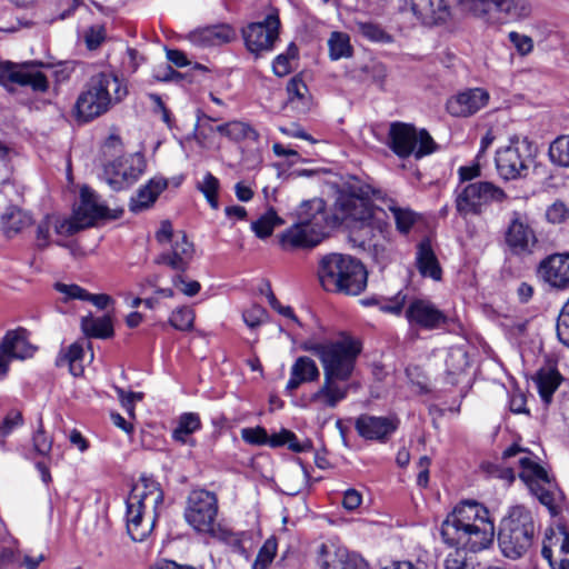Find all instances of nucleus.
I'll return each instance as SVG.
<instances>
[{
  "label": "nucleus",
  "instance_id": "obj_1",
  "mask_svg": "<svg viewBox=\"0 0 569 569\" xmlns=\"http://www.w3.org/2000/svg\"><path fill=\"white\" fill-rule=\"evenodd\" d=\"M300 349L316 356L322 367L323 381L313 392L309 402L321 408H336L348 397L357 360L362 351V343L356 337L340 332L333 340L317 342L308 339L300 345Z\"/></svg>",
  "mask_w": 569,
  "mask_h": 569
},
{
  "label": "nucleus",
  "instance_id": "obj_2",
  "mask_svg": "<svg viewBox=\"0 0 569 569\" xmlns=\"http://www.w3.org/2000/svg\"><path fill=\"white\" fill-rule=\"evenodd\" d=\"M442 542L455 550L445 560V569H465L463 550L477 552L488 548L495 537V525L488 509L476 500L459 502L440 527Z\"/></svg>",
  "mask_w": 569,
  "mask_h": 569
},
{
  "label": "nucleus",
  "instance_id": "obj_3",
  "mask_svg": "<svg viewBox=\"0 0 569 569\" xmlns=\"http://www.w3.org/2000/svg\"><path fill=\"white\" fill-rule=\"evenodd\" d=\"M163 502L158 482L141 478L127 499V531L133 541H143L152 532Z\"/></svg>",
  "mask_w": 569,
  "mask_h": 569
},
{
  "label": "nucleus",
  "instance_id": "obj_4",
  "mask_svg": "<svg viewBox=\"0 0 569 569\" xmlns=\"http://www.w3.org/2000/svg\"><path fill=\"white\" fill-rule=\"evenodd\" d=\"M318 278L328 292L358 296L367 287L368 272L362 262L352 256L329 253L319 261Z\"/></svg>",
  "mask_w": 569,
  "mask_h": 569
},
{
  "label": "nucleus",
  "instance_id": "obj_5",
  "mask_svg": "<svg viewBox=\"0 0 569 569\" xmlns=\"http://www.w3.org/2000/svg\"><path fill=\"white\" fill-rule=\"evenodd\" d=\"M127 94V84L116 74L97 73L89 79L84 90L77 99L78 117L90 121L106 113L113 104L121 102Z\"/></svg>",
  "mask_w": 569,
  "mask_h": 569
},
{
  "label": "nucleus",
  "instance_id": "obj_6",
  "mask_svg": "<svg viewBox=\"0 0 569 569\" xmlns=\"http://www.w3.org/2000/svg\"><path fill=\"white\" fill-rule=\"evenodd\" d=\"M463 16L496 26L507 21H521L532 13L529 0H455Z\"/></svg>",
  "mask_w": 569,
  "mask_h": 569
},
{
  "label": "nucleus",
  "instance_id": "obj_7",
  "mask_svg": "<svg viewBox=\"0 0 569 569\" xmlns=\"http://www.w3.org/2000/svg\"><path fill=\"white\" fill-rule=\"evenodd\" d=\"M535 532L531 512L522 506L513 507L502 520L498 533L501 552L510 559L521 558L532 546Z\"/></svg>",
  "mask_w": 569,
  "mask_h": 569
},
{
  "label": "nucleus",
  "instance_id": "obj_8",
  "mask_svg": "<svg viewBox=\"0 0 569 569\" xmlns=\"http://www.w3.org/2000/svg\"><path fill=\"white\" fill-rule=\"evenodd\" d=\"M369 188L349 187L342 190L337 199L336 209L342 220L359 223V230L382 232V224L376 219L370 201Z\"/></svg>",
  "mask_w": 569,
  "mask_h": 569
},
{
  "label": "nucleus",
  "instance_id": "obj_9",
  "mask_svg": "<svg viewBox=\"0 0 569 569\" xmlns=\"http://www.w3.org/2000/svg\"><path fill=\"white\" fill-rule=\"evenodd\" d=\"M315 213L311 218H301L280 236L284 250L309 249L318 246L326 237L327 216L321 200H313Z\"/></svg>",
  "mask_w": 569,
  "mask_h": 569
},
{
  "label": "nucleus",
  "instance_id": "obj_10",
  "mask_svg": "<svg viewBox=\"0 0 569 569\" xmlns=\"http://www.w3.org/2000/svg\"><path fill=\"white\" fill-rule=\"evenodd\" d=\"M388 139L389 148L401 159L413 156L419 160L437 149L436 142L427 130L417 129L410 123H391Z\"/></svg>",
  "mask_w": 569,
  "mask_h": 569
},
{
  "label": "nucleus",
  "instance_id": "obj_11",
  "mask_svg": "<svg viewBox=\"0 0 569 569\" xmlns=\"http://www.w3.org/2000/svg\"><path fill=\"white\" fill-rule=\"evenodd\" d=\"M507 199L506 192L489 181L468 183L456 197V210L461 217L478 216L482 208L491 202H501Z\"/></svg>",
  "mask_w": 569,
  "mask_h": 569
},
{
  "label": "nucleus",
  "instance_id": "obj_12",
  "mask_svg": "<svg viewBox=\"0 0 569 569\" xmlns=\"http://www.w3.org/2000/svg\"><path fill=\"white\" fill-rule=\"evenodd\" d=\"M521 471L519 477L528 485L531 492L546 506L552 515H557L561 492L550 481L547 471L527 457L519 459Z\"/></svg>",
  "mask_w": 569,
  "mask_h": 569
},
{
  "label": "nucleus",
  "instance_id": "obj_13",
  "mask_svg": "<svg viewBox=\"0 0 569 569\" xmlns=\"http://www.w3.org/2000/svg\"><path fill=\"white\" fill-rule=\"evenodd\" d=\"M217 513L218 500L214 493L207 490H193L189 495L184 517L197 531L214 533Z\"/></svg>",
  "mask_w": 569,
  "mask_h": 569
},
{
  "label": "nucleus",
  "instance_id": "obj_14",
  "mask_svg": "<svg viewBox=\"0 0 569 569\" xmlns=\"http://www.w3.org/2000/svg\"><path fill=\"white\" fill-rule=\"evenodd\" d=\"M144 169V157L134 152L107 163L103 169V178L112 190L120 191L137 182Z\"/></svg>",
  "mask_w": 569,
  "mask_h": 569
},
{
  "label": "nucleus",
  "instance_id": "obj_15",
  "mask_svg": "<svg viewBox=\"0 0 569 569\" xmlns=\"http://www.w3.org/2000/svg\"><path fill=\"white\" fill-rule=\"evenodd\" d=\"M505 243L515 256H528L533 252L538 238L528 213L512 211L505 231Z\"/></svg>",
  "mask_w": 569,
  "mask_h": 569
},
{
  "label": "nucleus",
  "instance_id": "obj_16",
  "mask_svg": "<svg viewBox=\"0 0 569 569\" xmlns=\"http://www.w3.org/2000/svg\"><path fill=\"white\" fill-rule=\"evenodd\" d=\"M531 161L527 141L517 140L498 150L496 167L501 178L512 180L526 177Z\"/></svg>",
  "mask_w": 569,
  "mask_h": 569
},
{
  "label": "nucleus",
  "instance_id": "obj_17",
  "mask_svg": "<svg viewBox=\"0 0 569 569\" xmlns=\"http://www.w3.org/2000/svg\"><path fill=\"white\" fill-rule=\"evenodd\" d=\"M280 20L278 10L273 9L262 21L251 22L243 30L247 48L256 54L270 51L278 39Z\"/></svg>",
  "mask_w": 569,
  "mask_h": 569
},
{
  "label": "nucleus",
  "instance_id": "obj_18",
  "mask_svg": "<svg viewBox=\"0 0 569 569\" xmlns=\"http://www.w3.org/2000/svg\"><path fill=\"white\" fill-rule=\"evenodd\" d=\"M0 83L12 89L13 86L30 87L43 92L48 89L47 77L32 64H16L0 61Z\"/></svg>",
  "mask_w": 569,
  "mask_h": 569
},
{
  "label": "nucleus",
  "instance_id": "obj_19",
  "mask_svg": "<svg viewBox=\"0 0 569 569\" xmlns=\"http://www.w3.org/2000/svg\"><path fill=\"white\" fill-rule=\"evenodd\" d=\"M28 331L18 328L8 331L0 343V378H4L12 360H24L33 356L36 347L29 342Z\"/></svg>",
  "mask_w": 569,
  "mask_h": 569
},
{
  "label": "nucleus",
  "instance_id": "obj_20",
  "mask_svg": "<svg viewBox=\"0 0 569 569\" xmlns=\"http://www.w3.org/2000/svg\"><path fill=\"white\" fill-rule=\"evenodd\" d=\"M541 553L552 569H568L569 532L562 527L549 529L546 532Z\"/></svg>",
  "mask_w": 569,
  "mask_h": 569
},
{
  "label": "nucleus",
  "instance_id": "obj_21",
  "mask_svg": "<svg viewBox=\"0 0 569 569\" xmlns=\"http://www.w3.org/2000/svg\"><path fill=\"white\" fill-rule=\"evenodd\" d=\"M109 217V209L99 202L98 196L88 187L81 189V202L73 216L68 218L77 232L94 223L97 219Z\"/></svg>",
  "mask_w": 569,
  "mask_h": 569
},
{
  "label": "nucleus",
  "instance_id": "obj_22",
  "mask_svg": "<svg viewBox=\"0 0 569 569\" xmlns=\"http://www.w3.org/2000/svg\"><path fill=\"white\" fill-rule=\"evenodd\" d=\"M171 249L158 254L156 264H166L172 270L184 272L193 258V244L187 239L184 232H177L174 240L170 242Z\"/></svg>",
  "mask_w": 569,
  "mask_h": 569
},
{
  "label": "nucleus",
  "instance_id": "obj_23",
  "mask_svg": "<svg viewBox=\"0 0 569 569\" xmlns=\"http://www.w3.org/2000/svg\"><path fill=\"white\" fill-rule=\"evenodd\" d=\"M406 318L412 326H419L423 329H436L443 325L447 317L429 300L415 299L407 310Z\"/></svg>",
  "mask_w": 569,
  "mask_h": 569
},
{
  "label": "nucleus",
  "instance_id": "obj_24",
  "mask_svg": "<svg viewBox=\"0 0 569 569\" xmlns=\"http://www.w3.org/2000/svg\"><path fill=\"white\" fill-rule=\"evenodd\" d=\"M538 272L551 287L569 288V253H555L547 257L540 262Z\"/></svg>",
  "mask_w": 569,
  "mask_h": 569
},
{
  "label": "nucleus",
  "instance_id": "obj_25",
  "mask_svg": "<svg viewBox=\"0 0 569 569\" xmlns=\"http://www.w3.org/2000/svg\"><path fill=\"white\" fill-rule=\"evenodd\" d=\"M489 93L482 88H473L458 93L447 101V110L455 117H468L487 106Z\"/></svg>",
  "mask_w": 569,
  "mask_h": 569
},
{
  "label": "nucleus",
  "instance_id": "obj_26",
  "mask_svg": "<svg viewBox=\"0 0 569 569\" xmlns=\"http://www.w3.org/2000/svg\"><path fill=\"white\" fill-rule=\"evenodd\" d=\"M58 236L69 237L77 233V228L68 220L58 214H47L37 226L36 247L40 250L51 244V232Z\"/></svg>",
  "mask_w": 569,
  "mask_h": 569
},
{
  "label": "nucleus",
  "instance_id": "obj_27",
  "mask_svg": "<svg viewBox=\"0 0 569 569\" xmlns=\"http://www.w3.org/2000/svg\"><path fill=\"white\" fill-rule=\"evenodd\" d=\"M398 427V420L388 417L361 415L356 420L358 433L369 440H383Z\"/></svg>",
  "mask_w": 569,
  "mask_h": 569
},
{
  "label": "nucleus",
  "instance_id": "obj_28",
  "mask_svg": "<svg viewBox=\"0 0 569 569\" xmlns=\"http://www.w3.org/2000/svg\"><path fill=\"white\" fill-rule=\"evenodd\" d=\"M234 30L228 24L210 26L197 29L188 34V40L197 48L218 47L231 42Z\"/></svg>",
  "mask_w": 569,
  "mask_h": 569
},
{
  "label": "nucleus",
  "instance_id": "obj_29",
  "mask_svg": "<svg viewBox=\"0 0 569 569\" xmlns=\"http://www.w3.org/2000/svg\"><path fill=\"white\" fill-rule=\"evenodd\" d=\"M319 377L320 370L316 361L308 356H300L290 368V378L286 385V390L292 393L303 383L318 381Z\"/></svg>",
  "mask_w": 569,
  "mask_h": 569
},
{
  "label": "nucleus",
  "instance_id": "obj_30",
  "mask_svg": "<svg viewBox=\"0 0 569 569\" xmlns=\"http://www.w3.org/2000/svg\"><path fill=\"white\" fill-rule=\"evenodd\" d=\"M411 9L413 14L428 26L442 23L450 16L447 0H412Z\"/></svg>",
  "mask_w": 569,
  "mask_h": 569
},
{
  "label": "nucleus",
  "instance_id": "obj_31",
  "mask_svg": "<svg viewBox=\"0 0 569 569\" xmlns=\"http://www.w3.org/2000/svg\"><path fill=\"white\" fill-rule=\"evenodd\" d=\"M416 266L422 277L435 281L441 280L442 269L428 239L420 241L417 246Z\"/></svg>",
  "mask_w": 569,
  "mask_h": 569
},
{
  "label": "nucleus",
  "instance_id": "obj_32",
  "mask_svg": "<svg viewBox=\"0 0 569 569\" xmlns=\"http://www.w3.org/2000/svg\"><path fill=\"white\" fill-rule=\"evenodd\" d=\"M168 187L167 179L162 177H156L149 180V182L141 187L137 194L131 198L129 208L132 212H141L150 208L158 196Z\"/></svg>",
  "mask_w": 569,
  "mask_h": 569
},
{
  "label": "nucleus",
  "instance_id": "obj_33",
  "mask_svg": "<svg viewBox=\"0 0 569 569\" xmlns=\"http://www.w3.org/2000/svg\"><path fill=\"white\" fill-rule=\"evenodd\" d=\"M535 382L542 401L548 405L561 382V376L556 368L543 367L536 373Z\"/></svg>",
  "mask_w": 569,
  "mask_h": 569
},
{
  "label": "nucleus",
  "instance_id": "obj_34",
  "mask_svg": "<svg viewBox=\"0 0 569 569\" xmlns=\"http://www.w3.org/2000/svg\"><path fill=\"white\" fill-rule=\"evenodd\" d=\"M4 233L8 237L17 234L32 222L31 216L17 206H8L1 216Z\"/></svg>",
  "mask_w": 569,
  "mask_h": 569
},
{
  "label": "nucleus",
  "instance_id": "obj_35",
  "mask_svg": "<svg viewBox=\"0 0 569 569\" xmlns=\"http://www.w3.org/2000/svg\"><path fill=\"white\" fill-rule=\"evenodd\" d=\"M81 330L87 337L107 339L113 336V319L110 315L81 318Z\"/></svg>",
  "mask_w": 569,
  "mask_h": 569
},
{
  "label": "nucleus",
  "instance_id": "obj_36",
  "mask_svg": "<svg viewBox=\"0 0 569 569\" xmlns=\"http://www.w3.org/2000/svg\"><path fill=\"white\" fill-rule=\"evenodd\" d=\"M83 347L79 342L70 345L64 351H61L57 358V366L63 367L69 366L70 373L74 377H79L83 373Z\"/></svg>",
  "mask_w": 569,
  "mask_h": 569
},
{
  "label": "nucleus",
  "instance_id": "obj_37",
  "mask_svg": "<svg viewBox=\"0 0 569 569\" xmlns=\"http://www.w3.org/2000/svg\"><path fill=\"white\" fill-rule=\"evenodd\" d=\"M201 428L200 417L193 412H187L180 416L178 425L172 432V438L183 445H193L190 436Z\"/></svg>",
  "mask_w": 569,
  "mask_h": 569
},
{
  "label": "nucleus",
  "instance_id": "obj_38",
  "mask_svg": "<svg viewBox=\"0 0 569 569\" xmlns=\"http://www.w3.org/2000/svg\"><path fill=\"white\" fill-rule=\"evenodd\" d=\"M268 445L273 448L288 445L289 449L295 452H303L311 448L310 441L300 443L297 436L288 429H281L279 432L269 436Z\"/></svg>",
  "mask_w": 569,
  "mask_h": 569
},
{
  "label": "nucleus",
  "instance_id": "obj_39",
  "mask_svg": "<svg viewBox=\"0 0 569 569\" xmlns=\"http://www.w3.org/2000/svg\"><path fill=\"white\" fill-rule=\"evenodd\" d=\"M341 549L321 543L317 550V562L320 569H343V560L340 557Z\"/></svg>",
  "mask_w": 569,
  "mask_h": 569
},
{
  "label": "nucleus",
  "instance_id": "obj_40",
  "mask_svg": "<svg viewBox=\"0 0 569 569\" xmlns=\"http://www.w3.org/2000/svg\"><path fill=\"white\" fill-rule=\"evenodd\" d=\"M382 233L383 231L379 232L381 239H378L375 242L372 239H369L368 241L361 239V246L371 250L373 259L379 264L386 266L391 260L392 247Z\"/></svg>",
  "mask_w": 569,
  "mask_h": 569
},
{
  "label": "nucleus",
  "instance_id": "obj_41",
  "mask_svg": "<svg viewBox=\"0 0 569 569\" xmlns=\"http://www.w3.org/2000/svg\"><path fill=\"white\" fill-rule=\"evenodd\" d=\"M328 46L329 56L332 60L350 58L352 56V47L350 44V38L347 33L332 32L328 40Z\"/></svg>",
  "mask_w": 569,
  "mask_h": 569
},
{
  "label": "nucleus",
  "instance_id": "obj_42",
  "mask_svg": "<svg viewBox=\"0 0 569 569\" xmlns=\"http://www.w3.org/2000/svg\"><path fill=\"white\" fill-rule=\"evenodd\" d=\"M283 491L293 496L301 491L307 482V473L300 467H293L284 471L281 478Z\"/></svg>",
  "mask_w": 569,
  "mask_h": 569
},
{
  "label": "nucleus",
  "instance_id": "obj_43",
  "mask_svg": "<svg viewBox=\"0 0 569 569\" xmlns=\"http://www.w3.org/2000/svg\"><path fill=\"white\" fill-rule=\"evenodd\" d=\"M288 102L295 108H305L308 104V88L299 76H295L287 86Z\"/></svg>",
  "mask_w": 569,
  "mask_h": 569
},
{
  "label": "nucleus",
  "instance_id": "obj_44",
  "mask_svg": "<svg viewBox=\"0 0 569 569\" xmlns=\"http://www.w3.org/2000/svg\"><path fill=\"white\" fill-rule=\"evenodd\" d=\"M198 190L203 193L210 207L213 210L219 208L218 192L220 189L219 180L210 172H207L202 181L198 182Z\"/></svg>",
  "mask_w": 569,
  "mask_h": 569
},
{
  "label": "nucleus",
  "instance_id": "obj_45",
  "mask_svg": "<svg viewBox=\"0 0 569 569\" xmlns=\"http://www.w3.org/2000/svg\"><path fill=\"white\" fill-rule=\"evenodd\" d=\"M357 31L366 39L373 42L389 43L392 41L390 34H388L379 24L367 21H356Z\"/></svg>",
  "mask_w": 569,
  "mask_h": 569
},
{
  "label": "nucleus",
  "instance_id": "obj_46",
  "mask_svg": "<svg viewBox=\"0 0 569 569\" xmlns=\"http://www.w3.org/2000/svg\"><path fill=\"white\" fill-rule=\"evenodd\" d=\"M549 158L555 164L569 167V136L558 137L550 144Z\"/></svg>",
  "mask_w": 569,
  "mask_h": 569
},
{
  "label": "nucleus",
  "instance_id": "obj_47",
  "mask_svg": "<svg viewBox=\"0 0 569 569\" xmlns=\"http://www.w3.org/2000/svg\"><path fill=\"white\" fill-rule=\"evenodd\" d=\"M282 220L277 216L273 210H269L266 214L253 221L251 228L257 237L263 239L269 237L274 227L281 224Z\"/></svg>",
  "mask_w": 569,
  "mask_h": 569
},
{
  "label": "nucleus",
  "instance_id": "obj_48",
  "mask_svg": "<svg viewBox=\"0 0 569 569\" xmlns=\"http://www.w3.org/2000/svg\"><path fill=\"white\" fill-rule=\"evenodd\" d=\"M226 137L232 141H241L244 139H253L257 140L259 134L254 129L251 128L250 124L242 121H229L227 122V133Z\"/></svg>",
  "mask_w": 569,
  "mask_h": 569
},
{
  "label": "nucleus",
  "instance_id": "obj_49",
  "mask_svg": "<svg viewBox=\"0 0 569 569\" xmlns=\"http://www.w3.org/2000/svg\"><path fill=\"white\" fill-rule=\"evenodd\" d=\"M194 311L189 307H180L172 311L169 323L177 330L188 331L193 328Z\"/></svg>",
  "mask_w": 569,
  "mask_h": 569
},
{
  "label": "nucleus",
  "instance_id": "obj_50",
  "mask_svg": "<svg viewBox=\"0 0 569 569\" xmlns=\"http://www.w3.org/2000/svg\"><path fill=\"white\" fill-rule=\"evenodd\" d=\"M277 552V540L269 538L260 548L258 556L252 565V569H267L272 562Z\"/></svg>",
  "mask_w": 569,
  "mask_h": 569
},
{
  "label": "nucleus",
  "instance_id": "obj_51",
  "mask_svg": "<svg viewBox=\"0 0 569 569\" xmlns=\"http://www.w3.org/2000/svg\"><path fill=\"white\" fill-rule=\"evenodd\" d=\"M389 209L393 216L397 229L402 233H407L416 221V213L410 209L396 206H390Z\"/></svg>",
  "mask_w": 569,
  "mask_h": 569
},
{
  "label": "nucleus",
  "instance_id": "obj_52",
  "mask_svg": "<svg viewBox=\"0 0 569 569\" xmlns=\"http://www.w3.org/2000/svg\"><path fill=\"white\" fill-rule=\"evenodd\" d=\"M53 288L62 296V302H68L70 300L84 301L87 297V290L76 283L56 282Z\"/></svg>",
  "mask_w": 569,
  "mask_h": 569
},
{
  "label": "nucleus",
  "instance_id": "obj_53",
  "mask_svg": "<svg viewBox=\"0 0 569 569\" xmlns=\"http://www.w3.org/2000/svg\"><path fill=\"white\" fill-rule=\"evenodd\" d=\"M106 39V28L102 24L89 27L83 33V40L89 50H96Z\"/></svg>",
  "mask_w": 569,
  "mask_h": 569
},
{
  "label": "nucleus",
  "instance_id": "obj_54",
  "mask_svg": "<svg viewBox=\"0 0 569 569\" xmlns=\"http://www.w3.org/2000/svg\"><path fill=\"white\" fill-rule=\"evenodd\" d=\"M241 438L250 445L262 446L268 445L269 436L267 430L262 427L243 428L241 430Z\"/></svg>",
  "mask_w": 569,
  "mask_h": 569
},
{
  "label": "nucleus",
  "instance_id": "obj_55",
  "mask_svg": "<svg viewBox=\"0 0 569 569\" xmlns=\"http://www.w3.org/2000/svg\"><path fill=\"white\" fill-rule=\"evenodd\" d=\"M557 336L561 343L569 347V299L558 317Z\"/></svg>",
  "mask_w": 569,
  "mask_h": 569
},
{
  "label": "nucleus",
  "instance_id": "obj_56",
  "mask_svg": "<svg viewBox=\"0 0 569 569\" xmlns=\"http://www.w3.org/2000/svg\"><path fill=\"white\" fill-rule=\"evenodd\" d=\"M33 448L41 456H47L52 448V440L44 433L41 419L33 436Z\"/></svg>",
  "mask_w": 569,
  "mask_h": 569
},
{
  "label": "nucleus",
  "instance_id": "obj_57",
  "mask_svg": "<svg viewBox=\"0 0 569 569\" xmlns=\"http://www.w3.org/2000/svg\"><path fill=\"white\" fill-rule=\"evenodd\" d=\"M508 38L521 56H526L533 50V40L527 34L511 31L509 32Z\"/></svg>",
  "mask_w": 569,
  "mask_h": 569
},
{
  "label": "nucleus",
  "instance_id": "obj_58",
  "mask_svg": "<svg viewBox=\"0 0 569 569\" xmlns=\"http://www.w3.org/2000/svg\"><path fill=\"white\" fill-rule=\"evenodd\" d=\"M242 317L248 327L256 328L266 321L267 311L261 306L254 305L247 309Z\"/></svg>",
  "mask_w": 569,
  "mask_h": 569
},
{
  "label": "nucleus",
  "instance_id": "obj_59",
  "mask_svg": "<svg viewBox=\"0 0 569 569\" xmlns=\"http://www.w3.org/2000/svg\"><path fill=\"white\" fill-rule=\"evenodd\" d=\"M172 284L188 297L196 296L201 289V284L198 281L187 280L182 274L174 276Z\"/></svg>",
  "mask_w": 569,
  "mask_h": 569
},
{
  "label": "nucleus",
  "instance_id": "obj_60",
  "mask_svg": "<svg viewBox=\"0 0 569 569\" xmlns=\"http://www.w3.org/2000/svg\"><path fill=\"white\" fill-rule=\"evenodd\" d=\"M546 217L551 223H561L569 218V209L562 202H555L548 208Z\"/></svg>",
  "mask_w": 569,
  "mask_h": 569
},
{
  "label": "nucleus",
  "instance_id": "obj_61",
  "mask_svg": "<svg viewBox=\"0 0 569 569\" xmlns=\"http://www.w3.org/2000/svg\"><path fill=\"white\" fill-rule=\"evenodd\" d=\"M217 118H212L210 116H207L203 112H199L197 117V139L199 142H202L208 136V132H213V126L212 122L217 121Z\"/></svg>",
  "mask_w": 569,
  "mask_h": 569
},
{
  "label": "nucleus",
  "instance_id": "obj_62",
  "mask_svg": "<svg viewBox=\"0 0 569 569\" xmlns=\"http://www.w3.org/2000/svg\"><path fill=\"white\" fill-rule=\"evenodd\" d=\"M340 557L343 560V569H369L368 562L359 555L341 549Z\"/></svg>",
  "mask_w": 569,
  "mask_h": 569
},
{
  "label": "nucleus",
  "instance_id": "obj_63",
  "mask_svg": "<svg viewBox=\"0 0 569 569\" xmlns=\"http://www.w3.org/2000/svg\"><path fill=\"white\" fill-rule=\"evenodd\" d=\"M22 423V415L18 410H11L4 417L3 422L0 425V435L7 436L9 435L13 428L20 426Z\"/></svg>",
  "mask_w": 569,
  "mask_h": 569
},
{
  "label": "nucleus",
  "instance_id": "obj_64",
  "mask_svg": "<svg viewBox=\"0 0 569 569\" xmlns=\"http://www.w3.org/2000/svg\"><path fill=\"white\" fill-rule=\"evenodd\" d=\"M177 232H173L170 221L164 220L161 222L159 230L156 233V239L159 243L166 244L174 240Z\"/></svg>",
  "mask_w": 569,
  "mask_h": 569
}]
</instances>
